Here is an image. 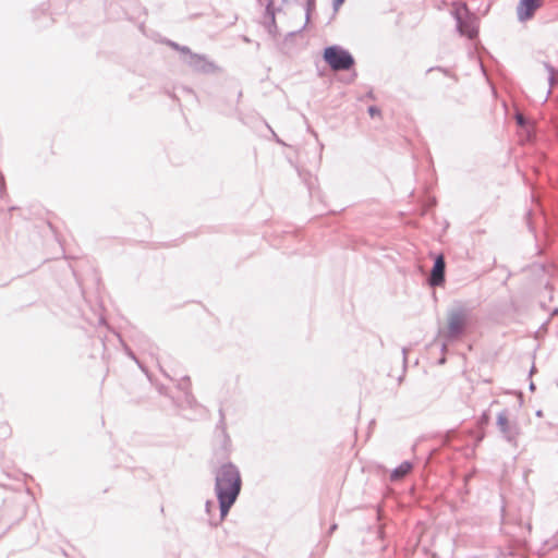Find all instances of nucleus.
<instances>
[{
    "label": "nucleus",
    "instance_id": "11",
    "mask_svg": "<svg viewBox=\"0 0 558 558\" xmlns=\"http://www.w3.org/2000/svg\"><path fill=\"white\" fill-rule=\"evenodd\" d=\"M345 0H333L335 10H339V8L344 3Z\"/></svg>",
    "mask_w": 558,
    "mask_h": 558
},
{
    "label": "nucleus",
    "instance_id": "8",
    "mask_svg": "<svg viewBox=\"0 0 558 558\" xmlns=\"http://www.w3.org/2000/svg\"><path fill=\"white\" fill-rule=\"evenodd\" d=\"M498 424L500 425L501 429L502 430H506L507 429V426H508V420L505 415H499L498 416Z\"/></svg>",
    "mask_w": 558,
    "mask_h": 558
},
{
    "label": "nucleus",
    "instance_id": "9",
    "mask_svg": "<svg viewBox=\"0 0 558 558\" xmlns=\"http://www.w3.org/2000/svg\"><path fill=\"white\" fill-rule=\"evenodd\" d=\"M368 113L372 118H375V117H380L381 113H380V110L376 107H369L368 108Z\"/></svg>",
    "mask_w": 558,
    "mask_h": 558
},
{
    "label": "nucleus",
    "instance_id": "5",
    "mask_svg": "<svg viewBox=\"0 0 558 558\" xmlns=\"http://www.w3.org/2000/svg\"><path fill=\"white\" fill-rule=\"evenodd\" d=\"M445 258L441 254L435 257V263L430 272L429 283L434 287L441 286L445 281Z\"/></svg>",
    "mask_w": 558,
    "mask_h": 558
},
{
    "label": "nucleus",
    "instance_id": "6",
    "mask_svg": "<svg viewBox=\"0 0 558 558\" xmlns=\"http://www.w3.org/2000/svg\"><path fill=\"white\" fill-rule=\"evenodd\" d=\"M412 470V464L410 462H402L397 469H395L391 473V480L398 481L403 478L407 474H409Z\"/></svg>",
    "mask_w": 558,
    "mask_h": 558
},
{
    "label": "nucleus",
    "instance_id": "2",
    "mask_svg": "<svg viewBox=\"0 0 558 558\" xmlns=\"http://www.w3.org/2000/svg\"><path fill=\"white\" fill-rule=\"evenodd\" d=\"M324 59L335 71L349 70L354 63L352 56L348 51L336 46L325 49Z\"/></svg>",
    "mask_w": 558,
    "mask_h": 558
},
{
    "label": "nucleus",
    "instance_id": "10",
    "mask_svg": "<svg viewBox=\"0 0 558 558\" xmlns=\"http://www.w3.org/2000/svg\"><path fill=\"white\" fill-rule=\"evenodd\" d=\"M515 118H517V122L519 125H521V126L525 125L526 121L521 113H518Z\"/></svg>",
    "mask_w": 558,
    "mask_h": 558
},
{
    "label": "nucleus",
    "instance_id": "7",
    "mask_svg": "<svg viewBox=\"0 0 558 558\" xmlns=\"http://www.w3.org/2000/svg\"><path fill=\"white\" fill-rule=\"evenodd\" d=\"M460 31L462 34L466 35L469 38H473L477 34V29L473 25H469L466 23L460 24Z\"/></svg>",
    "mask_w": 558,
    "mask_h": 558
},
{
    "label": "nucleus",
    "instance_id": "3",
    "mask_svg": "<svg viewBox=\"0 0 558 558\" xmlns=\"http://www.w3.org/2000/svg\"><path fill=\"white\" fill-rule=\"evenodd\" d=\"M466 323V316L463 312H452L448 316V323L446 327V335L448 337H453L460 333Z\"/></svg>",
    "mask_w": 558,
    "mask_h": 558
},
{
    "label": "nucleus",
    "instance_id": "4",
    "mask_svg": "<svg viewBox=\"0 0 558 558\" xmlns=\"http://www.w3.org/2000/svg\"><path fill=\"white\" fill-rule=\"evenodd\" d=\"M544 0H520L517 7V14L520 21L524 22L530 20L535 11L539 9Z\"/></svg>",
    "mask_w": 558,
    "mask_h": 558
},
{
    "label": "nucleus",
    "instance_id": "1",
    "mask_svg": "<svg viewBox=\"0 0 558 558\" xmlns=\"http://www.w3.org/2000/svg\"><path fill=\"white\" fill-rule=\"evenodd\" d=\"M241 477L232 464H223L216 475V493L220 505V521L228 514L241 490Z\"/></svg>",
    "mask_w": 558,
    "mask_h": 558
}]
</instances>
